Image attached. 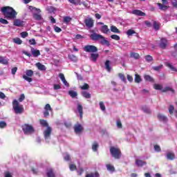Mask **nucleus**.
Here are the masks:
<instances>
[{
	"label": "nucleus",
	"mask_w": 177,
	"mask_h": 177,
	"mask_svg": "<svg viewBox=\"0 0 177 177\" xmlns=\"http://www.w3.org/2000/svg\"><path fill=\"white\" fill-rule=\"evenodd\" d=\"M1 12L3 13L4 17H6V19L8 20L16 19V16H17V12L16 10L10 6H4L1 8Z\"/></svg>",
	"instance_id": "nucleus-1"
},
{
	"label": "nucleus",
	"mask_w": 177,
	"mask_h": 177,
	"mask_svg": "<svg viewBox=\"0 0 177 177\" xmlns=\"http://www.w3.org/2000/svg\"><path fill=\"white\" fill-rule=\"evenodd\" d=\"M12 109L15 114H22L24 112V107H23V105H20L17 100H13Z\"/></svg>",
	"instance_id": "nucleus-2"
},
{
	"label": "nucleus",
	"mask_w": 177,
	"mask_h": 177,
	"mask_svg": "<svg viewBox=\"0 0 177 177\" xmlns=\"http://www.w3.org/2000/svg\"><path fill=\"white\" fill-rule=\"evenodd\" d=\"M109 151L112 157H113V158H115V160H120V158H121V156L122 155V153H121V149H120V148L111 147L109 149Z\"/></svg>",
	"instance_id": "nucleus-3"
},
{
	"label": "nucleus",
	"mask_w": 177,
	"mask_h": 177,
	"mask_svg": "<svg viewBox=\"0 0 177 177\" xmlns=\"http://www.w3.org/2000/svg\"><path fill=\"white\" fill-rule=\"evenodd\" d=\"M22 131L25 135H31L35 132L34 127L31 124H24L22 125Z\"/></svg>",
	"instance_id": "nucleus-4"
},
{
	"label": "nucleus",
	"mask_w": 177,
	"mask_h": 177,
	"mask_svg": "<svg viewBox=\"0 0 177 177\" xmlns=\"http://www.w3.org/2000/svg\"><path fill=\"white\" fill-rule=\"evenodd\" d=\"M26 75H24L22 78H24V80L26 81H28V82H32V78H31V77L34 75V71L31 69H28L26 71Z\"/></svg>",
	"instance_id": "nucleus-5"
},
{
	"label": "nucleus",
	"mask_w": 177,
	"mask_h": 177,
	"mask_svg": "<svg viewBox=\"0 0 177 177\" xmlns=\"http://www.w3.org/2000/svg\"><path fill=\"white\" fill-rule=\"evenodd\" d=\"M84 50L87 53H96L97 52V47L93 45H86L84 46Z\"/></svg>",
	"instance_id": "nucleus-6"
},
{
	"label": "nucleus",
	"mask_w": 177,
	"mask_h": 177,
	"mask_svg": "<svg viewBox=\"0 0 177 177\" xmlns=\"http://www.w3.org/2000/svg\"><path fill=\"white\" fill-rule=\"evenodd\" d=\"M74 132L77 135L78 133H82L84 132V126L81 124L80 122H77L73 127Z\"/></svg>",
	"instance_id": "nucleus-7"
},
{
	"label": "nucleus",
	"mask_w": 177,
	"mask_h": 177,
	"mask_svg": "<svg viewBox=\"0 0 177 177\" xmlns=\"http://www.w3.org/2000/svg\"><path fill=\"white\" fill-rule=\"evenodd\" d=\"M90 32H91L90 38L92 41H100V38H102V35L95 32V30H91Z\"/></svg>",
	"instance_id": "nucleus-8"
},
{
	"label": "nucleus",
	"mask_w": 177,
	"mask_h": 177,
	"mask_svg": "<svg viewBox=\"0 0 177 177\" xmlns=\"http://www.w3.org/2000/svg\"><path fill=\"white\" fill-rule=\"evenodd\" d=\"M52 135V127H48L44 131V136L45 139H49Z\"/></svg>",
	"instance_id": "nucleus-9"
},
{
	"label": "nucleus",
	"mask_w": 177,
	"mask_h": 177,
	"mask_svg": "<svg viewBox=\"0 0 177 177\" xmlns=\"http://www.w3.org/2000/svg\"><path fill=\"white\" fill-rule=\"evenodd\" d=\"M84 24L88 28H92L94 24L93 19H92V18H87L84 19Z\"/></svg>",
	"instance_id": "nucleus-10"
},
{
	"label": "nucleus",
	"mask_w": 177,
	"mask_h": 177,
	"mask_svg": "<svg viewBox=\"0 0 177 177\" xmlns=\"http://www.w3.org/2000/svg\"><path fill=\"white\" fill-rule=\"evenodd\" d=\"M159 46L161 48V49H166L167 46H168V40H167L165 38H162L160 39Z\"/></svg>",
	"instance_id": "nucleus-11"
},
{
	"label": "nucleus",
	"mask_w": 177,
	"mask_h": 177,
	"mask_svg": "<svg viewBox=\"0 0 177 177\" xmlns=\"http://www.w3.org/2000/svg\"><path fill=\"white\" fill-rule=\"evenodd\" d=\"M45 111L44 112V117H49V111H52V107L50 104H46L44 107Z\"/></svg>",
	"instance_id": "nucleus-12"
},
{
	"label": "nucleus",
	"mask_w": 177,
	"mask_h": 177,
	"mask_svg": "<svg viewBox=\"0 0 177 177\" xmlns=\"http://www.w3.org/2000/svg\"><path fill=\"white\" fill-rule=\"evenodd\" d=\"M157 117L159 121H162V122H168V118L162 115V113H158Z\"/></svg>",
	"instance_id": "nucleus-13"
},
{
	"label": "nucleus",
	"mask_w": 177,
	"mask_h": 177,
	"mask_svg": "<svg viewBox=\"0 0 177 177\" xmlns=\"http://www.w3.org/2000/svg\"><path fill=\"white\" fill-rule=\"evenodd\" d=\"M98 58H99V53H92L90 55V60H91L94 63H96Z\"/></svg>",
	"instance_id": "nucleus-14"
},
{
	"label": "nucleus",
	"mask_w": 177,
	"mask_h": 177,
	"mask_svg": "<svg viewBox=\"0 0 177 177\" xmlns=\"http://www.w3.org/2000/svg\"><path fill=\"white\" fill-rule=\"evenodd\" d=\"M100 44L101 45H106V46H110V41L106 40V37H103L100 38Z\"/></svg>",
	"instance_id": "nucleus-15"
},
{
	"label": "nucleus",
	"mask_w": 177,
	"mask_h": 177,
	"mask_svg": "<svg viewBox=\"0 0 177 177\" xmlns=\"http://www.w3.org/2000/svg\"><path fill=\"white\" fill-rule=\"evenodd\" d=\"M31 53L33 57H38V56H41V51L39 50H35L34 48H31Z\"/></svg>",
	"instance_id": "nucleus-16"
},
{
	"label": "nucleus",
	"mask_w": 177,
	"mask_h": 177,
	"mask_svg": "<svg viewBox=\"0 0 177 177\" xmlns=\"http://www.w3.org/2000/svg\"><path fill=\"white\" fill-rule=\"evenodd\" d=\"M13 26H15L16 27H23V26H24V21L20 19H15Z\"/></svg>",
	"instance_id": "nucleus-17"
},
{
	"label": "nucleus",
	"mask_w": 177,
	"mask_h": 177,
	"mask_svg": "<svg viewBox=\"0 0 177 177\" xmlns=\"http://www.w3.org/2000/svg\"><path fill=\"white\" fill-rule=\"evenodd\" d=\"M35 66L40 71H46V66H45V65L41 64L40 62L36 63Z\"/></svg>",
	"instance_id": "nucleus-18"
},
{
	"label": "nucleus",
	"mask_w": 177,
	"mask_h": 177,
	"mask_svg": "<svg viewBox=\"0 0 177 177\" xmlns=\"http://www.w3.org/2000/svg\"><path fill=\"white\" fill-rule=\"evenodd\" d=\"M133 15H135L136 16H142L145 17L146 16V13L143 12L140 10H133L132 11Z\"/></svg>",
	"instance_id": "nucleus-19"
},
{
	"label": "nucleus",
	"mask_w": 177,
	"mask_h": 177,
	"mask_svg": "<svg viewBox=\"0 0 177 177\" xmlns=\"http://www.w3.org/2000/svg\"><path fill=\"white\" fill-rule=\"evenodd\" d=\"M77 111L80 114V118H82V115H84V110H83L82 105L80 103H77Z\"/></svg>",
	"instance_id": "nucleus-20"
},
{
	"label": "nucleus",
	"mask_w": 177,
	"mask_h": 177,
	"mask_svg": "<svg viewBox=\"0 0 177 177\" xmlns=\"http://www.w3.org/2000/svg\"><path fill=\"white\" fill-rule=\"evenodd\" d=\"M46 176L47 177H56V174H55L53 169L50 168V169H47Z\"/></svg>",
	"instance_id": "nucleus-21"
},
{
	"label": "nucleus",
	"mask_w": 177,
	"mask_h": 177,
	"mask_svg": "<svg viewBox=\"0 0 177 177\" xmlns=\"http://www.w3.org/2000/svg\"><path fill=\"white\" fill-rule=\"evenodd\" d=\"M101 31L103 34H109V32H110V29H109V26L107 25H104L101 27Z\"/></svg>",
	"instance_id": "nucleus-22"
},
{
	"label": "nucleus",
	"mask_w": 177,
	"mask_h": 177,
	"mask_svg": "<svg viewBox=\"0 0 177 177\" xmlns=\"http://www.w3.org/2000/svg\"><path fill=\"white\" fill-rule=\"evenodd\" d=\"M146 164H147V162L142 160H139V159L136 160V165H137V167H143V165H146Z\"/></svg>",
	"instance_id": "nucleus-23"
},
{
	"label": "nucleus",
	"mask_w": 177,
	"mask_h": 177,
	"mask_svg": "<svg viewBox=\"0 0 177 177\" xmlns=\"http://www.w3.org/2000/svg\"><path fill=\"white\" fill-rule=\"evenodd\" d=\"M130 57H132L133 59H135L136 60H138L140 59V55H139V53L131 52L130 53Z\"/></svg>",
	"instance_id": "nucleus-24"
},
{
	"label": "nucleus",
	"mask_w": 177,
	"mask_h": 177,
	"mask_svg": "<svg viewBox=\"0 0 177 177\" xmlns=\"http://www.w3.org/2000/svg\"><path fill=\"white\" fill-rule=\"evenodd\" d=\"M153 28L156 31H158V30H160V27H161V24H160V22L156 21H153Z\"/></svg>",
	"instance_id": "nucleus-25"
},
{
	"label": "nucleus",
	"mask_w": 177,
	"mask_h": 177,
	"mask_svg": "<svg viewBox=\"0 0 177 177\" xmlns=\"http://www.w3.org/2000/svg\"><path fill=\"white\" fill-rule=\"evenodd\" d=\"M39 124L41 125V127H44V128H48L49 127V124H48V122L45 120L40 119L39 120Z\"/></svg>",
	"instance_id": "nucleus-26"
},
{
	"label": "nucleus",
	"mask_w": 177,
	"mask_h": 177,
	"mask_svg": "<svg viewBox=\"0 0 177 177\" xmlns=\"http://www.w3.org/2000/svg\"><path fill=\"white\" fill-rule=\"evenodd\" d=\"M171 92L172 93H175V90L169 86H166L165 87V89L162 90V92L165 93V92Z\"/></svg>",
	"instance_id": "nucleus-27"
},
{
	"label": "nucleus",
	"mask_w": 177,
	"mask_h": 177,
	"mask_svg": "<svg viewBox=\"0 0 177 177\" xmlns=\"http://www.w3.org/2000/svg\"><path fill=\"white\" fill-rule=\"evenodd\" d=\"M106 167V169L110 172H114V171H115V168L113 165L107 164Z\"/></svg>",
	"instance_id": "nucleus-28"
},
{
	"label": "nucleus",
	"mask_w": 177,
	"mask_h": 177,
	"mask_svg": "<svg viewBox=\"0 0 177 177\" xmlns=\"http://www.w3.org/2000/svg\"><path fill=\"white\" fill-rule=\"evenodd\" d=\"M82 95L83 97H85V99H91V93H89L88 91H82Z\"/></svg>",
	"instance_id": "nucleus-29"
},
{
	"label": "nucleus",
	"mask_w": 177,
	"mask_h": 177,
	"mask_svg": "<svg viewBox=\"0 0 177 177\" xmlns=\"http://www.w3.org/2000/svg\"><path fill=\"white\" fill-rule=\"evenodd\" d=\"M167 160H174L175 159V153L169 152L167 153Z\"/></svg>",
	"instance_id": "nucleus-30"
},
{
	"label": "nucleus",
	"mask_w": 177,
	"mask_h": 177,
	"mask_svg": "<svg viewBox=\"0 0 177 177\" xmlns=\"http://www.w3.org/2000/svg\"><path fill=\"white\" fill-rule=\"evenodd\" d=\"M144 78H145V81H148L149 82H154L153 78L151 77V76H150V75H145L144 76Z\"/></svg>",
	"instance_id": "nucleus-31"
},
{
	"label": "nucleus",
	"mask_w": 177,
	"mask_h": 177,
	"mask_svg": "<svg viewBox=\"0 0 177 177\" xmlns=\"http://www.w3.org/2000/svg\"><path fill=\"white\" fill-rule=\"evenodd\" d=\"M68 95L73 99H74V97H77V96H78V93L76 91H68Z\"/></svg>",
	"instance_id": "nucleus-32"
},
{
	"label": "nucleus",
	"mask_w": 177,
	"mask_h": 177,
	"mask_svg": "<svg viewBox=\"0 0 177 177\" xmlns=\"http://www.w3.org/2000/svg\"><path fill=\"white\" fill-rule=\"evenodd\" d=\"M134 81L136 84H140L142 82V77H140V75L136 74Z\"/></svg>",
	"instance_id": "nucleus-33"
},
{
	"label": "nucleus",
	"mask_w": 177,
	"mask_h": 177,
	"mask_svg": "<svg viewBox=\"0 0 177 177\" xmlns=\"http://www.w3.org/2000/svg\"><path fill=\"white\" fill-rule=\"evenodd\" d=\"M97 149H99V144L97 142H94L92 145L93 151H97Z\"/></svg>",
	"instance_id": "nucleus-34"
},
{
	"label": "nucleus",
	"mask_w": 177,
	"mask_h": 177,
	"mask_svg": "<svg viewBox=\"0 0 177 177\" xmlns=\"http://www.w3.org/2000/svg\"><path fill=\"white\" fill-rule=\"evenodd\" d=\"M105 68L110 73L111 71V67L110 66V60H106L105 62Z\"/></svg>",
	"instance_id": "nucleus-35"
},
{
	"label": "nucleus",
	"mask_w": 177,
	"mask_h": 177,
	"mask_svg": "<svg viewBox=\"0 0 177 177\" xmlns=\"http://www.w3.org/2000/svg\"><path fill=\"white\" fill-rule=\"evenodd\" d=\"M0 63L1 64L7 65L8 64L9 62L8 59H5V57L0 56Z\"/></svg>",
	"instance_id": "nucleus-36"
},
{
	"label": "nucleus",
	"mask_w": 177,
	"mask_h": 177,
	"mask_svg": "<svg viewBox=\"0 0 177 177\" xmlns=\"http://www.w3.org/2000/svg\"><path fill=\"white\" fill-rule=\"evenodd\" d=\"M111 31H112V32H115L116 34H120V32H121V31H120V30H118V28H117L115 26H111Z\"/></svg>",
	"instance_id": "nucleus-37"
},
{
	"label": "nucleus",
	"mask_w": 177,
	"mask_h": 177,
	"mask_svg": "<svg viewBox=\"0 0 177 177\" xmlns=\"http://www.w3.org/2000/svg\"><path fill=\"white\" fill-rule=\"evenodd\" d=\"M166 66H167V67H169V68H170V70H171V71H175L176 73H177V68H175L174 66H173L172 64H171L169 63H166Z\"/></svg>",
	"instance_id": "nucleus-38"
},
{
	"label": "nucleus",
	"mask_w": 177,
	"mask_h": 177,
	"mask_svg": "<svg viewBox=\"0 0 177 177\" xmlns=\"http://www.w3.org/2000/svg\"><path fill=\"white\" fill-rule=\"evenodd\" d=\"M33 18L35 19V20H37V21L42 20V16L37 13L33 14Z\"/></svg>",
	"instance_id": "nucleus-39"
},
{
	"label": "nucleus",
	"mask_w": 177,
	"mask_h": 177,
	"mask_svg": "<svg viewBox=\"0 0 177 177\" xmlns=\"http://www.w3.org/2000/svg\"><path fill=\"white\" fill-rule=\"evenodd\" d=\"M153 88L156 91H162V86L158 84H153Z\"/></svg>",
	"instance_id": "nucleus-40"
},
{
	"label": "nucleus",
	"mask_w": 177,
	"mask_h": 177,
	"mask_svg": "<svg viewBox=\"0 0 177 177\" xmlns=\"http://www.w3.org/2000/svg\"><path fill=\"white\" fill-rule=\"evenodd\" d=\"M157 5L159 6L160 10H167L168 9V6L161 4V3H158Z\"/></svg>",
	"instance_id": "nucleus-41"
},
{
	"label": "nucleus",
	"mask_w": 177,
	"mask_h": 177,
	"mask_svg": "<svg viewBox=\"0 0 177 177\" xmlns=\"http://www.w3.org/2000/svg\"><path fill=\"white\" fill-rule=\"evenodd\" d=\"M13 42H15V44H17V45H21V44H23V41H21V39H20V38L19 37L13 39Z\"/></svg>",
	"instance_id": "nucleus-42"
},
{
	"label": "nucleus",
	"mask_w": 177,
	"mask_h": 177,
	"mask_svg": "<svg viewBox=\"0 0 177 177\" xmlns=\"http://www.w3.org/2000/svg\"><path fill=\"white\" fill-rule=\"evenodd\" d=\"M72 20H73L72 17H64V23H66V24H68V23H70V21H71Z\"/></svg>",
	"instance_id": "nucleus-43"
},
{
	"label": "nucleus",
	"mask_w": 177,
	"mask_h": 177,
	"mask_svg": "<svg viewBox=\"0 0 177 177\" xmlns=\"http://www.w3.org/2000/svg\"><path fill=\"white\" fill-rule=\"evenodd\" d=\"M127 35H128L129 37L132 36L133 34H136V32L132 29H129L127 32H126Z\"/></svg>",
	"instance_id": "nucleus-44"
},
{
	"label": "nucleus",
	"mask_w": 177,
	"mask_h": 177,
	"mask_svg": "<svg viewBox=\"0 0 177 177\" xmlns=\"http://www.w3.org/2000/svg\"><path fill=\"white\" fill-rule=\"evenodd\" d=\"M80 89L82 91H86L89 89V84L84 83L83 86H80Z\"/></svg>",
	"instance_id": "nucleus-45"
},
{
	"label": "nucleus",
	"mask_w": 177,
	"mask_h": 177,
	"mask_svg": "<svg viewBox=\"0 0 177 177\" xmlns=\"http://www.w3.org/2000/svg\"><path fill=\"white\" fill-rule=\"evenodd\" d=\"M142 111H144V113H146L147 114H150L151 113L150 109L147 108V106H143Z\"/></svg>",
	"instance_id": "nucleus-46"
},
{
	"label": "nucleus",
	"mask_w": 177,
	"mask_h": 177,
	"mask_svg": "<svg viewBox=\"0 0 177 177\" xmlns=\"http://www.w3.org/2000/svg\"><path fill=\"white\" fill-rule=\"evenodd\" d=\"M111 38L112 39H115V41H120V39H121L120 36H118V35H111Z\"/></svg>",
	"instance_id": "nucleus-47"
},
{
	"label": "nucleus",
	"mask_w": 177,
	"mask_h": 177,
	"mask_svg": "<svg viewBox=\"0 0 177 177\" xmlns=\"http://www.w3.org/2000/svg\"><path fill=\"white\" fill-rule=\"evenodd\" d=\"M69 169L71 171H77V165L74 164L69 165Z\"/></svg>",
	"instance_id": "nucleus-48"
},
{
	"label": "nucleus",
	"mask_w": 177,
	"mask_h": 177,
	"mask_svg": "<svg viewBox=\"0 0 177 177\" xmlns=\"http://www.w3.org/2000/svg\"><path fill=\"white\" fill-rule=\"evenodd\" d=\"M118 77L123 81V82H127V79L125 78V75L122 73H119Z\"/></svg>",
	"instance_id": "nucleus-49"
},
{
	"label": "nucleus",
	"mask_w": 177,
	"mask_h": 177,
	"mask_svg": "<svg viewBox=\"0 0 177 177\" xmlns=\"http://www.w3.org/2000/svg\"><path fill=\"white\" fill-rule=\"evenodd\" d=\"M153 70H154V71H160V70H161V68H162V64H160L158 66H153Z\"/></svg>",
	"instance_id": "nucleus-50"
},
{
	"label": "nucleus",
	"mask_w": 177,
	"mask_h": 177,
	"mask_svg": "<svg viewBox=\"0 0 177 177\" xmlns=\"http://www.w3.org/2000/svg\"><path fill=\"white\" fill-rule=\"evenodd\" d=\"M6 127H8V124L6 123L5 121L0 122V128L1 129L6 128Z\"/></svg>",
	"instance_id": "nucleus-51"
},
{
	"label": "nucleus",
	"mask_w": 177,
	"mask_h": 177,
	"mask_svg": "<svg viewBox=\"0 0 177 177\" xmlns=\"http://www.w3.org/2000/svg\"><path fill=\"white\" fill-rule=\"evenodd\" d=\"M174 110H175V107L174 106V105H170L169 107V114H171V115L174 114Z\"/></svg>",
	"instance_id": "nucleus-52"
},
{
	"label": "nucleus",
	"mask_w": 177,
	"mask_h": 177,
	"mask_svg": "<svg viewBox=\"0 0 177 177\" xmlns=\"http://www.w3.org/2000/svg\"><path fill=\"white\" fill-rule=\"evenodd\" d=\"M100 107L102 111H104V110H106V106H104V103L103 102H100Z\"/></svg>",
	"instance_id": "nucleus-53"
},
{
	"label": "nucleus",
	"mask_w": 177,
	"mask_h": 177,
	"mask_svg": "<svg viewBox=\"0 0 177 177\" xmlns=\"http://www.w3.org/2000/svg\"><path fill=\"white\" fill-rule=\"evenodd\" d=\"M145 59L148 62H153V57L151 55H146L145 56Z\"/></svg>",
	"instance_id": "nucleus-54"
},
{
	"label": "nucleus",
	"mask_w": 177,
	"mask_h": 177,
	"mask_svg": "<svg viewBox=\"0 0 177 177\" xmlns=\"http://www.w3.org/2000/svg\"><path fill=\"white\" fill-rule=\"evenodd\" d=\"M0 23H1V24H9V21L3 18H0Z\"/></svg>",
	"instance_id": "nucleus-55"
},
{
	"label": "nucleus",
	"mask_w": 177,
	"mask_h": 177,
	"mask_svg": "<svg viewBox=\"0 0 177 177\" xmlns=\"http://www.w3.org/2000/svg\"><path fill=\"white\" fill-rule=\"evenodd\" d=\"M53 88L55 91H57L59 89H62V86H60V84H54Z\"/></svg>",
	"instance_id": "nucleus-56"
},
{
	"label": "nucleus",
	"mask_w": 177,
	"mask_h": 177,
	"mask_svg": "<svg viewBox=\"0 0 177 177\" xmlns=\"http://www.w3.org/2000/svg\"><path fill=\"white\" fill-rule=\"evenodd\" d=\"M11 73L12 75H15L16 73H17V67H14L11 69Z\"/></svg>",
	"instance_id": "nucleus-57"
},
{
	"label": "nucleus",
	"mask_w": 177,
	"mask_h": 177,
	"mask_svg": "<svg viewBox=\"0 0 177 177\" xmlns=\"http://www.w3.org/2000/svg\"><path fill=\"white\" fill-rule=\"evenodd\" d=\"M171 5L173 8H176V9H177V0H172Z\"/></svg>",
	"instance_id": "nucleus-58"
},
{
	"label": "nucleus",
	"mask_w": 177,
	"mask_h": 177,
	"mask_svg": "<svg viewBox=\"0 0 177 177\" xmlns=\"http://www.w3.org/2000/svg\"><path fill=\"white\" fill-rule=\"evenodd\" d=\"M21 37L22 38H26V37H28V32H22L21 33Z\"/></svg>",
	"instance_id": "nucleus-59"
},
{
	"label": "nucleus",
	"mask_w": 177,
	"mask_h": 177,
	"mask_svg": "<svg viewBox=\"0 0 177 177\" xmlns=\"http://www.w3.org/2000/svg\"><path fill=\"white\" fill-rule=\"evenodd\" d=\"M69 59H71V60H73V62H77V57L72 55H69L68 56Z\"/></svg>",
	"instance_id": "nucleus-60"
},
{
	"label": "nucleus",
	"mask_w": 177,
	"mask_h": 177,
	"mask_svg": "<svg viewBox=\"0 0 177 177\" xmlns=\"http://www.w3.org/2000/svg\"><path fill=\"white\" fill-rule=\"evenodd\" d=\"M30 45H37V41H35V39H31L29 40Z\"/></svg>",
	"instance_id": "nucleus-61"
},
{
	"label": "nucleus",
	"mask_w": 177,
	"mask_h": 177,
	"mask_svg": "<svg viewBox=\"0 0 177 177\" xmlns=\"http://www.w3.org/2000/svg\"><path fill=\"white\" fill-rule=\"evenodd\" d=\"M54 30L55 32H62V28H60L59 26H55Z\"/></svg>",
	"instance_id": "nucleus-62"
},
{
	"label": "nucleus",
	"mask_w": 177,
	"mask_h": 177,
	"mask_svg": "<svg viewBox=\"0 0 177 177\" xmlns=\"http://www.w3.org/2000/svg\"><path fill=\"white\" fill-rule=\"evenodd\" d=\"M24 99H26V96L24 95V94H21L18 100L19 102H23Z\"/></svg>",
	"instance_id": "nucleus-63"
},
{
	"label": "nucleus",
	"mask_w": 177,
	"mask_h": 177,
	"mask_svg": "<svg viewBox=\"0 0 177 177\" xmlns=\"http://www.w3.org/2000/svg\"><path fill=\"white\" fill-rule=\"evenodd\" d=\"M154 150H156V151H161V148L159 145H154Z\"/></svg>",
	"instance_id": "nucleus-64"
}]
</instances>
